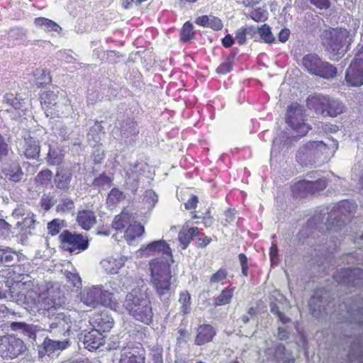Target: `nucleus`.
Wrapping results in <instances>:
<instances>
[{
  "instance_id": "obj_1",
  "label": "nucleus",
  "mask_w": 363,
  "mask_h": 363,
  "mask_svg": "<svg viewBox=\"0 0 363 363\" xmlns=\"http://www.w3.org/2000/svg\"><path fill=\"white\" fill-rule=\"evenodd\" d=\"M340 319L349 323L352 332L345 333L342 341L348 347V363H363V298L352 304L343 303L340 305Z\"/></svg>"
},
{
  "instance_id": "obj_2",
  "label": "nucleus",
  "mask_w": 363,
  "mask_h": 363,
  "mask_svg": "<svg viewBox=\"0 0 363 363\" xmlns=\"http://www.w3.org/2000/svg\"><path fill=\"white\" fill-rule=\"evenodd\" d=\"M321 44L325 50L338 60L350 49L355 33L345 28H328L320 30Z\"/></svg>"
},
{
  "instance_id": "obj_3",
  "label": "nucleus",
  "mask_w": 363,
  "mask_h": 363,
  "mask_svg": "<svg viewBox=\"0 0 363 363\" xmlns=\"http://www.w3.org/2000/svg\"><path fill=\"white\" fill-rule=\"evenodd\" d=\"M150 282L159 296L169 292L172 285V271L169 262L160 259L149 262Z\"/></svg>"
},
{
  "instance_id": "obj_4",
  "label": "nucleus",
  "mask_w": 363,
  "mask_h": 363,
  "mask_svg": "<svg viewBox=\"0 0 363 363\" xmlns=\"http://www.w3.org/2000/svg\"><path fill=\"white\" fill-rule=\"evenodd\" d=\"M307 106L323 116L336 117L345 111V105L340 100L322 94L309 96Z\"/></svg>"
},
{
  "instance_id": "obj_5",
  "label": "nucleus",
  "mask_w": 363,
  "mask_h": 363,
  "mask_svg": "<svg viewBox=\"0 0 363 363\" xmlns=\"http://www.w3.org/2000/svg\"><path fill=\"white\" fill-rule=\"evenodd\" d=\"M124 306L135 320L147 325L152 323L154 313L150 300L128 294L125 297Z\"/></svg>"
},
{
  "instance_id": "obj_6",
  "label": "nucleus",
  "mask_w": 363,
  "mask_h": 363,
  "mask_svg": "<svg viewBox=\"0 0 363 363\" xmlns=\"http://www.w3.org/2000/svg\"><path fill=\"white\" fill-rule=\"evenodd\" d=\"M356 204L348 200L338 202L330 211L326 221L327 229L337 232L350 220L354 214Z\"/></svg>"
},
{
  "instance_id": "obj_7",
  "label": "nucleus",
  "mask_w": 363,
  "mask_h": 363,
  "mask_svg": "<svg viewBox=\"0 0 363 363\" xmlns=\"http://www.w3.org/2000/svg\"><path fill=\"white\" fill-rule=\"evenodd\" d=\"M28 350L25 342L14 334L0 335V357L4 360L17 358Z\"/></svg>"
},
{
  "instance_id": "obj_8",
  "label": "nucleus",
  "mask_w": 363,
  "mask_h": 363,
  "mask_svg": "<svg viewBox=\"0 0 363 363\" xmlns=\"http://www.w3.org/2000/svg\"><path fill=\"white\" fill-rule=\"evenodd\" d=\"M59 241L61 249L70 254H79L88 249L89 245L87 237L69 230H65L60 234Z\"/></svg>"
},
{
  "instance_id": "obj_9",
  "label": "nucleus",
  "mask_w": 363,
  "mask_h": 363,
  "mask_svg": "<svg viewBox=\"0 0 363 363\" xmlns=\"http://www.w3.org/2000/svg\"><path fill=\"white\" fill-rule=\"evenodd\" d=\"M326 148L327 145L322 141H309L298 150L296 161L302 166L316 163Z\"/></svg>"
},
{
  "instance_id": "obj_10",
  "label": "nucleus",
  "mask_w": 363,
  "mask_h": 363,
  "mask_svg": "<svg viewBox=\"0 0 363 363\" xmlns=\"http://www.w3.org/2000/svg\"><path fill=\"white\" fill-rule=\"evenodd\" d=\"M330 298V293L327 291L323 289L316 290L308 301L311 315L318 318L330 313L334 304Z\"/></svg>"
},
{
  "instance_id": "obj_11",
  "label": "nucleus",
  "mask_w": 363,
  "mask_h": 363,
  "mask_svg": "<svg viewBox=\"0 0 363 363\" xmlns=\"http://www.w3.org/2000/svg\"><path fill=\"white\" fill-rule=\"evenodd\" d=\"M42 109L47 117L58 118L65 113L64 106L57 101L58 96L52 91H45L39 96Z\"/></svg>"
},
{
  "instance_id": "obj_12",
  "label": "nucleus",
  "mask_w": 363,
  "mask_h": 363,
  "mask_svg": "<svg viewBox=\"0 0 363 363\" xmlns=\"http://www.w3.org/2000/svg\"><path fill=\"white\" fill-rule=\"evenodd\" d=\"M142 253L147 256H159L154 259H160L162 260L173 261L172 250L167 241L159 240L150 242L145 246L140 248Z\"/></svg>"
},
{
  "instance_id": "obj_13",
  "label": "nucleus",
  "mask_w": 363,
  "mask_h": 363,
  "mask_svg": "<svg viewBox=\"0 0 363 363\" xmlns=\"http://www.w3.org/2000/svg\"><path fill=\"white\" fill-rule=\"evenodd\" d=\"M118 363H145V350L142 344L129 342L120 350Z\"/></svg>"
},
{
  "instance_id": "obj_14",
  "label": "nucleus",
  "mask_w": 363,
  "mask_h": 363,
  "mask_svg": "<svg viewBox=\"0 0 363 363\" xmlns=\"http://www.w3.org/2000/svg\"><path fill=\"white\" fill-rule=\"evenodd\" d=\"M267 354L274 363H294L295 358L291 350L283 344L276 343L267 350Z\"/></svg>"
},
{
  "instance_id": "obj_15",
  "label": "nucleus",
  "mask_w": 363,
  "mask_h": 363,
  "mask_svg": "<svg viewBox=\"0 0 363 363\" xmlns=\"http://www.w3.org/2000/svg\"><path fill=\"white\" fill-rule=\"evenodd\" d=\"M338 281L350 287L360 288L363 286V269L359 268H346L341 270Z\"/></svg>"
},
{
  "instance_id": "obj_16",
  "label": "nucleus",
  "mask_w": 363,
  "mask_h": 363,
  "mask_svg": "<svg viewBox=\"0 0 363 363\" xmlns=\"http://www.w3.org/2000/svg\"><path fill=\"white\" fill-rule=\"evenodd\" d=\"M75 170L74 165H62L57 169L54 182L57 189L67 190Z\"/></svg>"
},
{
  "instance_id": "obj_17",
  "label": "nucleus",
  "mask_w": 363,
  "mask_h": 363,
  "mask_svg": "<svg viewBox=\"0 0 363 363\" xmlns=\"http://www.w3.org/2000/svg\"><path fill=\"white\" fill-rule=\"evenodd\" d=\"M327 186L325 179H318L315 181L303 180L295 184L294 189L301 192L302 196L308 194L313 195L320 191L324 190Z\"/></svg>"
},
{
  "instance_id": "obj_18",
  "label": "nucleus",
  "mask_w": 363,
  "mask_h": 363,
  "mask_svg": "<svg viewBox=\"0 0 363 363\" xmlns=\"http://www.w3.org/2000/svg\"><path fill=\"white\" fill-rule=\"evenodd\" d=\"M39 289L31 286L24 288L20 291L18 294V299L23 302L26 308H30L31 310L38 306L40 302L41 296L38 291Z\"/></svg>"
},
{
  "instance_id": "obj_19",
  "label": "nucleus",
  "mask_w": 363,
  "mask_h": 363,
  "mask_svg": "<svg viewBox=\"0 0 363 363\" xmlns=\"http://www.w3.org/2000/svg\"><path fill=\"white\" fill-rule=\"evenodd\" d=\"M345 80L352 86H360L363 84V65L353 60L347 69Z\"/></svg>"
},
{
  "instance_id": "obj_20",
  "label": "nucleus",
  "mask_w": 363,
  "mask_h": 363,
  "mask_svg": "<svg viewBox=\"0 0 363 363\" xmlns=\"http://www.w3.org/2000/svg\"><path fill=\"white\" fill-rule=\"evenodd\" d=\"M216 332L215 328L209 324L200 325L196 330L194 343L196 345H203L213 340Z\"/></svg>"
},
{
  "instance_id": "obj_21",
  "label": "nucleus",
  "mask_w": 363,
  "mask_h": 363,
  "mask_svg": "<svg viewBox=\"0 0 363 363\" xmlns=\"http://www.w3.org/2000/svg\"><path fill=\"white\" fill-rule=\"evenodd\" d=\"M104 336L97 329H92L88 332L84 338V344L89 351L96 350L104 344Z\"/></svg>"
},
{
  "instance_id": "obj_22",
  "label": "nucleus",
  "mask_w": 363,
  "mask_h": 363,
  "mask_svg": "<svg viewBox=\"0 0 363 363\" xmlns=\"http://www.w3.org/2000/svg\"><path fill=\"white\" fill-rule=\"evenodd\" d=\"M1 172L6 179L15 183L19 182L23 177L22 168L17 162L6 164Z\"/></svg>"
},
{
  "instance_id": "obj_23",
  "label": "nucleus",
  "mask_w": 363,
  "mask_h": 363,
  "mask_svg": "<svg viewBox=\"0 0 363 363\" xmlns=\"http://www.w3.org/2000/svg\"><path fill=\"white\" fill-rule=\"evenodd\" d=\"M93 325L101 333L109 332L113 327L114 321L106 312L101 311L93 318Z\"/></svg>"
},
{
  "instance_id": "obj_24",
  "label": "nucleus",
  "mask_w": 363,
  "mask_h": 363,
  "mask_svg": "<svg viewBox=\"0 0 363 363\" xmlns=\"http://www.w3.org/2000/svg\"><path fill=\"white\" fill-rule=\"evenodd\" d=\"M145 233V228L139 221L130 223L124 230L123 238L128 245H133L135 240Z\"/></svg>"
},
{
  "instance_id": "obj_25",
  "label": "nucleus",
  "mask_w": 363,
  "mask_h": 363,
  "mask_svg": "<svg viewBox=\"0 0 363 363\" xmlns=\"http://www.w3.org/2000/svg\"><path fill=\"white\" fill-rule=\"evenodd\" d=\"M69 319L63 314H59L50 325V332L54 334H60L65 335L71 330Z\"/></svg>"
},
{
  "instance_id": "obj_26",
  "label": "nucleus",
  "mask_w": 363,
  "mask_h": 363,
  "mask_svg": "<svg viewBox=\"0 0 363 363\" xmlns=\"http://www.w3.org/2000/svg\"><path fill=\"white\" fill-rule=\"evenodd\" d=\"M100 287L92 286L81 292V300L86 306L96 308L99 306Z\"/></svg>"
},
{
  "instance_id": "obj_27",
  "label": "nucleus",
  "mask_w": 363,
  "mask_h": 363,
  "mask_svg": "<svg viewBox=\"0 0 363 363\" xmlns=\"http://www.w3.org/2000/svg\"><path fill=\"white\" fill-rule=\"evenodd\" d=\"M77 222L83 230H90L96 223L94 212L91 210L79 211Z\"/></svg>"
},
{
  "instance_id": "obj_28",
  "label": "nucleus",
  "mask_w": 363,
  "mask_h": 363,
  "mask_svg": "<svg viewBox=\"0 0 363 363\" xmlns=\"http://www.w3.org/2000/svg\"><path fill=\"white\" fill-rule=\"evenodd\" d=\"M304 107L297 103L291 104L288 107L286 113V123L291 125L293 123H299L303 121V116Z\"/></svg>"
},
{
  "instance_id": "obj_29",
  "label": "nucleus",
  "mask_w": 363,
  "mask_h": 363,
  "mask_svg": "<svg viewBox=\"0 0 363 363\" xmlns=\"http://www.w3.org/2000/svg\"><path fill=\"white\" fill-rule=\"evenodd\" d=\"M101 264L103 269L107 274H118L120 269L124 266L125 259L123 257H118L116 258L108 257L103 259L101 262Z\"/></svg>"
},
{
  "instance_id": "obj_30",
  "label": "nucleus",
  "mask_w": 363,
  "mask_h": 363,
  "mask_svg": "<svg viewBox=\"0 0 363 363\" xmlns=\"http://www.w3.org/2000/svg\"><path fill=\"white\" fill-rule=\"evenodd\" d=\"M199 235V229L197 227L183 228L178 234V240L183 250L188 247L194 238Z\"/></svg>"
},
{
  "instance_id": "obj_31",
  "label": "nucleus",
  "mask_w": 363,
  "mask_h": 363,
  "mask_svg": "<svg viewBox=\"0 0 363 363\" xmlns=\"http://www.w3.org/2000/svg\"><path fill=\"white\" fill-rule=\"evenodd\" d=\"M322 61L317 54L310 53L303 56L302 65L309 73L315 75Z\"/></svg>"
},
{
  "instance_id": "obj_32",
  "label": "nucleus",
  "mask_w": 363,
  "mask_h": 363,
  "mask_svg": "<svg viewBox=\"0 0 363 363\" xmlns=\"http://www.w3.org/2000/svg\"><path fill=\"white\" fill-rule=\"evenodd\" d=\"M132 218V214L124 209L114 217L111 226L115 230L122 232L131 223Z\"/></svg>"
},
{
  "instance_id": "obj_33",
  "label": "nucleus",
  "mask_w": 363,
  "mask_h": 363,
  "mask_svg": "<svg viewBox=\"0 0 363 363\" xmlns=\"http://www.w3.org/2000/svg\"><path fill=\"white\" fill-rule=\"evenodd\" d=\"M69 345V340L55 341L45 338L43 342V349L45 354L48 356L52 355L57 350H62L67 348Z\"/></svg>"
},
{
  "instance_id": "obj_34",
  "label": "nucleus",
  "mask_w": 363,
  "mask_h": 363,
  "mask_svg": "<svg viewBox=\"0 0 363 363\" xmlns=\"http://www.w3.org/2000/svg\"><path fill=\"white\" fill-rule=\"evenodd\" d=\"M337 68L328 62L322 61L315 75L326 79H333L337 75Z\"/></svg>"
},
{
  "instance_id": "obj_35",
  "label": "nucleus",
  "mask_w": 363,
  "mask_h": 363,
  "mask_svg": "<svg viewBox=\"0 0 363 363\" xmlns=\"http://www.w3.org/2000/svg\"><path fill=\"white\" fill-rule=\"evenodd\" d=\"M121 130L126 137L137 136L139 134L138 123L133 118L123 121L121 124Z\"/></svg>"
},
{
  "instance_id": "obj_36",
  "label": "nucleus",
  "mask_w": 363,
  "mask_h": 363,
  "mask_svg": "<svg viewBox=\"0 0 363 363\" xmlns=\"http://www.w3.org/2000/svg\"><path fill=\"white\" fill-rule=\"evenodd\" d=\"M178 301L180 304V313L184 315L189 314L191 310V296L189 291H180Z\"/></svg>"
},
{
  "instance_id": "obj_37",
  "label": "nucleus",
  "mask_w": 363,
  "mask_h": 363,
  "mask_svg": "<svg viewBox=\"0 0 363 363\" xmlns=\"http://www.w3.org/2000/svg\"><path fill=\"white\" fill-rule=\"evenodd\" d=\"M24 155L28 159H35L40 155V146L33 138L25 141Z\"/></svg>"
},
{
  "instance_id": "obj_38",
  "label": "nucleus",
  "mask_w": 363,
  "mask_h": 363,
  "mask_svg": "<svg viewBox=\"0 0 363 363\" xmlns=\"http://www.w3.org/2000/svg\"><path fill=\"white\" fill-rule=\"evenodd\" d=\"M35 84L38 87H43L52 82V77L49 71L45 69H37L34 74Z\"/></svg>"
},
{
  "instance_id": "obj_39",
  "label": "nucleus",
  "mask_w": 363,
  "mask_h": 363,
  "mask_svg": "<svg viewBox=\"0 0 363 363\" xmlns=\"http://www.w3.org/2000/svg\"><path fill=\"white\" fill-rule=\"evenodd\" d=\"M34 23L38 27H45L47 31H58V29L60 28L56 22L45 17L35 18Z\"/></svg>"
},
{
  "instance_id": "obj_40",
  "label": "nucleus",
  "mask_w": 363,
  "mask_h": 363,
  "mask_svg": "<svg viewBox=\"0 0 363 363\" xmlns=\"http://www.w3.org/2000/svg\"><path fill=\"white\" fill-rule=\"evenodd\" d=\"M195 32L194 30V26L189 21L186 22L181 30L180 40L184 43L189 42L194 38Z\"/></svg>"
},
{
  "instance_id": "obj_41",
  "label": "nucleus",
  "mask_w": 363,
  "mask_h": 363,
  "mask_svg": "<svg viewBox=\"0 0 363 363\" xmlns=\"http://www.w3.org/2000/svg\"><path fill=\"white\" fill-rule=\"evenodd\" d=\"M257 33L260 38L267 43L275 42L276 39L271 31V28L267 24H264L261 27L257 28Z\"/></svg>"
},
{
  "instance_id": "obj_42",
  "label": "nucleus",
  "mask_w": 363,
  "mask_h": 363,
  "mask_svg": "<svg viewBox=\"0 0 363 363\" xmlns=\"http://www.w3.org/2000/svg\"><path fill=\"white\" fill-rule=\"evenodd\" d=\"M125 198L123 192L117 188H113L108 194L107 203L109 205L115 206L120 203Z\"/></svg>"
},
{
  "instance_id": "obj_43",
  "label": "nucleus",
  "mask_w": 363,
  "mask_h": 363,
  "mask_svg": "<svg viewBox=\"0 0 363 363\" xmlns=\"http://www.w3.org/2000/svg\"><path fill=\"white\" fill-rule=\"evenodd\" d=\"M248 16L256 22H264L268 18V11L262 7H259L250 11Z\"/></svg>"
},
{
  "instance_id": "obj_44",
  "label": "nucleus",
  "mask_w": 363,
  "mask_h": 363,
  "mask_svg": "<svg viewBox=\"0 0 363 363\" xmlns=\"http://www.w3.org/2000/svg\"><path fill=\"white\" fill-rule=\"evenodd\" d=\"M99 294L100 297H99V306L101 305L106 307H111L114 304L113 293L106 290H103L102 288L100 287Z\"/></svg>"
},
{
  "instance_id": "obj_45",
  "label": "nucleus",
  "mask_w": 363,
  "mask_h": 363,
  "mask_svg": "<svg viewBox=\"0 0 363 363\" xmlns=\"http://www.w3.org/2000/svg\"><path fill=\"white\" fill-rule=\"evenodd\" d=\"M52 177V171L47 169L39 172L35 177V181L36 184L40 185H48L50 183Z\"/></svg>"
},
{
  "instance_id": "obj_46",
  "label": "nucleus",
  "mask_w": 363,
  "mask_h": 363,
  "mask_svg": "<svg viewBox=\"0 0 363 363\" xmlns=\"http://www.w3.org/2000/svg\"><path fill=\"white\" fill-rule=\"evenodd\" d=\"M112 182L113 179L111 177L106 176L104 173H103L94 179L92 185L94 187L101 189L106 186H111L112 184Z\"/></svg>"
},
{
  "instance_id": "obj_47",
  "label": "nucleus",
  "mask_w": 363,
  "mask_h": 363,
  "mask_svg": "<svg viewBox=\"0 0 363 363\" xmlns=\"http://www.w3.org/2000/svg\"><path fill=\"white\" fill-rule=\"evenodd\" d=\"M6 103L16 110H20L23 107L22 99L14 96L12 93H7L4 96Z\"/></svg>"
},
{
  "instance_id": "obj_48",
  "label": "nucleus",
  "mask_w": 363,
  "mask_h": 363,
  "mask_svg": "<svg viewBox=\"0 0 363 363\" xmlns=\"http://www.w3.org/2000/svg\"><path fill=\"white\" fill-rule=\"evenodd\" d=\"M63 160V155L55 149H50L48 153L47 162L49 165L59 164Z\"/></svg>"
},
{
  "instance_id": "obj_49",
  "label": "nucleus",
  "mask_w": 363,
  "mask_h": 363,
  "mask_svg": "<svg viewBox=\"0 0 363 363\" xmlns=\"http://www.w3.org/2000/svg\"><path fill=\"white\" fill-rule=\"evenodd\" d=\"M64 221L60 219H54L48 223V230L52 236L57 235L63 226Z\"/></svg>"
},
{
  "instance_id": "obj_50",
  "label": "nucleus",
  "mask_w": 363,
  "mask_h": 363,
  "mask_svg": "<svg viewBox=\"0 0 363 363\" xmlns=\"http://www.w3.org/2000/svg\"><path fill=\"white\" fill-rule=\"evenodd\" d=\"M58 212L66 213L74 209V203L69 198H65L60 201L57 206Z\"/></svg>"
},
{
  "instance_id": "obj_51",
  "label": "nucleus",
  "mask_w": 363,
  "mask_h": 363,
  "mask_svg": "<svg viewBox=\"0 0 363 363\" xmlns=\"http://www.w3.org/2000/svg\"><path fill=\"white\" fill-rule=\"evenodd\" d=\"M289 126L294 130H296L298 136L300 137L306 135V133H308V130L311 129L310 126L304 123L303 121L299 123H293Z\"/></svg>"
},
{
  "instance_id": "obj_52",
  "label": "nucleus",
  "mask_w": 363,
  "mask_h": 363,
  "mask_svg": "<svg viewBox=\"0 0 363 363\" xmlns=\"http://www.w3.org/2000/svg\"><path fill=\"white\" fill-rule=\"evenodd\" d=\"M312 6L320 10H328L331 6L330 0H306Z\"/></svg>"
},
{
  "instance_id": "obj_53",
  "label": "nucleus",
  "mask_w": 363,
  "mask_h": 363,
  "mask_svg": "<svg viewBox=\"0 0 363 363\" xmlns=\"http://www.w3.org/2000/svg\"><path fill=\"white\" fill-rule=\"evenodd\" d=\"M151 357L153 363H163V350L160 347H155L151 350Z\"/></svg>"
},
{
  "instance_id": "obj_54",
  "label": "nucleus",
  "mask_w": 363,
  "mask_h": 363,
  "mask_svg": "<svg viewBox=\"0 0 363 363\" xmlns=\"http://www.w3.org/2000/svg\"><path fill=\"white\" fill-rule=\"evenodd\" d=\"M227 277V270L225 268H220L216 273L212 274L210 279L211 283H219Z\"/></svg>"
},
{
  "instance_id": "obj_55",
  "label": "nucleus",
  "mask_w": 363,
  "mask_h": 363,
  "mask_svg": "<svg viewBox=\"0 0 363 363\" xmlns=\"http://www.w3.org/2000/svg\"><path fill=\"white\" fill-rule=\"evenodd\" d=\"M9 145L4 137L0 134V162L9 155Z\"/></svg>"
},
{
  "instance_id": "obj_56",
  "label": "nucleus",
  "mask_w": 363,
  "mask_h": 363,
  "mask_svg": "<svg viewBox=\"0 0 363 363\" xmlns=\"http://www.w3.org/2000/svg\"><path fill=\"white\" fill-rule=\"evenodd\" d=\"M10 328L13 331L22 330L23 332H30V327L28 324L23 322H12Z\"/></svg>"
},
{
  "instance_id": "obj_57",
  "label": "nucleus",
  "mask_w": 363,
  "mask_h": 363,
  "mask_svg": "<svg viewBox=\"0 0 363 363\" xmlns=\"http://www.w3.org/2000/svg\"><path fill=\"white\" fill-rule=\"evenodd\" d=\"M208 28H211L215 30H219L223 28V23L218 17L210 16Z\"/></svg>"
},
{
  "instance_id": "obj_58",
  "label": "nucleus",
  "mask_w": 363,
  "mask_h": 363,
  "mask_svg": "<svg viewBox=\"0 0 363 363\" xmlns=\"http://www.w3.org/2000/svg\"><path fill=\"white\" fill-rule=\"evenodd\" d=\"M227 303V288L222 290L221 293L216 298L213 306H220Z\"/></svg>"
},
{
  "instance_id": "obj_59",
  "label": "nucleus",
  "mask_w": 363,
  "mask_h": 363,
  "mask_svg": "<svg viewBox=\"0 0 363 363\" xmlns=\"http://www.w3.org/2000/svg\"><path fill=\"white\" fill-rule=\"evenodd\" d=\"M277 338L279 340H286L289 338L291 330L287 328L279 327L277 329Z\"/></svg>"
},
{
  "instance_id": "obj_60",
  "label": "nucleus",
  "mask_w": 363,
  "mask_h": 363,
  "mask_svg": "<svg viewBox=\"0 0 363 363\" xmlns=\"http://www.w3.org/2000/svg\"><path fill=\"white\" fill-rule=\"evenodd\" d=\"M199 203V198L196 195H191L188 201L184 203L186 210H193L197 207Z\"/></svg>"
},
{
  "instance_id": "obj_61",
  "label": "nucleus",
  "mask_w": 363,
  "mask_h": 363,
  "mask_svg": "<svg viewBox=\"0 0 363 363\" xmlns=\"http://www.w3.org/2000/svg\"><path fill=\"white\" fill-rule=\"evenodd\" d=\"M355 57L352 60L363 65V45L359 44L355 49Z\"/></svg>"
},
{
  "instance_id": "obj_62",
  "label": "nucleus",
  "mask_w": 363,
  "mask_h": 363,
  "mask_svg": "<svg viewBox=\"0 0 363 363\" xmlns=\"http://www.w3.org/2000/svg\"><path fill=\"white\" fill-rule=\"evenodd\" d=\"M238 257H239L240 263V265L242 267V273L244 275L247 276V272L248 270L247 258L245 256V255L243 253L239 254Z\"/></svg>"
},
{
  "instance_id": "obj_63",
  "label": "nucleus",
  "mask_w": 363,
  "mask_h": 363,
  "mask_svg": "<svg viewBox=\"0 0 363 363\" xmlns=\"http://www.w3.org/2000/svg\"><path fill=\"white\" fill-rule=\"evenodd\" d=\"M210 16L203 15L199 16L195 20V23L202 26V27H208V21H209Z\"/></svg>"
},
{
  "instance_id": "obj_64",
  "label": "nucleus",
  "mask_w": 363,
  "mask_h": 363,
  "mask_svg": "<svg viewBox=\"0 0 363 363\" xmlns=\"http://www.w3.org/2000/svg\"><path fill=\"white\" fill-rule=\"evenodd\" d=\"M278 254V247L276 244H272L270 247L269 255L272 264H277V258Z\"/></svg>"
}]
</instances>
